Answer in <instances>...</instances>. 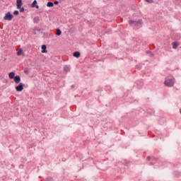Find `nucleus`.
Returning <instances> with one entry per match:
<instances>
[{
	"label": "nucleus",
	"instance_id": "1",
	"mask_svg": "<svg viewBox=\"0 0 181 181\" xmlns=\"http://www.w3.org/2000/svg\"><path fill=\"white\" fill-rule=\"evenodd\" d=\"M164 84L166 87H173L175 86V78L173 76H168L165 78Z\"/></svg>",
	"mask_w": 181,
	"mask_h": 181
},
{
	"label": "nucleus",
	"instance_id": "2",
	"mask_svg": "<svg viewBox=\"0 0 181 181\" xmlns=\"http://www.w3.org/2000/svg\"><path fill=\"white\" fill-rule=\"evenodd\" d=\"M129 23L132 25V26H136V28H139L141 25H142V20H139V21H132L130 20L129 21Z\"/></svg>",
	"mask_w": 181,
	"mask_h": 181
},
{
	"label": "nucleus",
	"instance_id": "3",
	"mask_svg": "<svg viewBox=\"0 0 181 181\" xmlns=\"http://www.w3.org/2000/svg\"><path fill=\"white\" fill-rule=\"evenodd\" d=\"M11 19H13V14L8 11L5 14L4 21H11Z\"/></svg>",
	"mask_w": 181,
	"mask_h": 181
},
{
	"label": "nucleus",
	"instance_id": "4",
	"mask_svg": "<svg viewBox=\"0 0 181 181\" xmlns=\"http://www.w3.org/2000/svg\"><path fill=\"white\" fill-rule=\"evenodd\" d=\"M25 85H23L22 83H20L17 86H16V91L21 93V91L23 90V87Z\"/></svg>",
	"mask_w": 181,
	"mask_h": 181
},
{
	"label": "nucleus",
	"instance_id": "5",
	"mask_svg": "<svg viewBox=\"0 0 181 181\" xmlns=\"http://www.w3.org/2000/svg\"><path fill=\"white\" fill-rule=\"evenodd\" d=\"M13 79L14 80L16 84H19L21 83V76L19 75H16Z\"/></svg>",
	"mask_w": 181,
	"mask_h": 181
},
{
	"label": "nucleus",
	"instance_id": "6",
	"mask_svg": "<svg viewBox=\"0 0 181 181\" xmlns=\"http://www.w3.org/2000/svg\"><path fill=\"white\" fill-rule=\"evenodd\" d=\"M22 5H23L22 0H16L17 9H21V7H22Z\"/></svg>",
	"mask_w": 181,
	"mask_h": 181
},
{
	"label": "nucleus",
	"instance_id": "7",
	"mask_svg": "<svg viewBox=\"0 0 181 181\" xmlns=\"http://www.w3.org/2000/svg\"><path fill=\"white\" fill-rule=\"evenodd\" d=\"M31 8H36V9H39V5H37V1L34 0L31 4Z\"/></svg>",
	"mask_w": 181,
	"mask_h": 181
},
{
	"label": "nucleus",
	"instance_id": "8",
	"mask_svg": "<svg viewBox=\"0 0 181 181\" xmlns=\"http://www.w3.org/2000/svg\"><path fill=\"white\" fill-rule=\"evenodd\" d=\"M42 49V53H47V47L46 46V45H42L41 47Z\"/></svg>",
	"mask_w": 181,
	"mask_h": 181
},
{
	"label": "nucleus",
	"instance_id": "9",
	"mask_svg": "<svg viewBox=\"0 0 181 181\" xmlns=\"http://www.w3.org/2000/svg\"><path fill=\"white\" fill-rule=\"evenodd\" d=\"M81 54L80 53V52H78V51L74 52L73 53L74 57H76V59H78V57H80Z\"/></svg>",
	"mask_w": 181,
	"mask_h": 181
},
{
	"label": "nucleus",
	"instance_id": "10",
	"mask_svg": "<svg viewBox=\"0 0 181 181\" xmlns=\"http://www.w3.org/2000/svg\"><path fill=\"white\" fill-rule=\"evenodd\" d=\"M8 77L11 80L15 78L16 76H15V72L11 71L8 74Z\"/></svg>",
	"mask_w": 181,
	"mask_h": 181
},
{
	"label": "nucleus",
	"instance_id": "11",
	"mask_svg": "<svg viewBox=\"0 0 181 181\" xmlns=\"http://www.w3.org/2000/svg\"><path fill=\"white\" fill-rule=\"evenodd\" d=\"M173 49H177V46H179V42H173L172 43Z\"/></svg>",
	"mask_w": 181,
	"mask_h": 181
},
{
	"label": "nucleus",
	"instance_id": "12",
	"mask_svg": "<svg viewBox=\"0 0 181 181\" xmlns=\"http://www.w3.org/2000/svg\"><path fill=\"white\" fill-rule=\"evenodd\" d=\"M39 22H40V18L38 16L35 17L33 18V23H39Z\"/></svg>",
	"mask_w": 181,
	"mask_h": 181
},
{
	"label": "nucleus",
	"instance_id": "13",
	"mask_svg": "<svg viewBox=\"0 0 181 181\" xmlns=\"http://www.w3.org/2000/svg\"><path fill=\"white\" fill-rule=\"evenodd\" d=\"M47 8H52V6H54L53 2H52V1H48V2L47 3Z\"/></svg>",
	"mask_w": 181,
	"mask_h": 181
},
{
	"label": "nucleus",
	"instance_id": "14",
	"mask_svg": "<svg viewBox=\"0 0 181 181\" xmlns=\"http://www.w3.org/2000/svg\"><path fill=\"white\" fill-rule=\"evenodd\" d=\"M60 35H62V30H60V28H57L56 31V35L60 36Z\"/></svg>",
	"mask_w": 181,
	"mask_h": 181
},
{
	"label": "nucleus",
	"instance_id": "15",
	"mask_svg": "<svg viewBox=\"0 0 181 181\" xmlns=\"http://www.w3.org/2000/svg\"><path fill=\"white\" fill-rule=\"evenodd\" d=\"M64 71H66V73L70 71V66H65L64 67Z\"/></svg>",
	"mask_w": 181,
	"mask_h": 181
},
{
	"label": "nucleus",
	"instance_id": "16",
	"mask_svg": "<svg viewBox=\"0 0 181 181\" xmlns=\"http://www.w3.org/2000/svg\"><path fill=\"white\" fill-rule=\"evenodd\" d=\"M23 54V51L22 49H20L18 52H17V56H21V54Z\"/></svg>",
	"mask_w": 181,
	"mask_h": 181
},
{
	"label": "nucleus",
	"instance_id": "17",
	"mask_svg": "<svg viewBox=\"0 0 181 181\" xmlns=\"http://www.w3.org/2000/svg\"><path fill=\"white\" fill-rule=\"evenodd\" d=\"M44 181H53V178L52 177H48L45 180H42Z\"/></svg>",
	"mask_w": 181,
	"mask_h": 181
},
{
	"label": "nucleus",
	"instance_id": "18",
	"mask_svg": "<svg viewBox=\"0 0 181 181\" xmlns=\"http://www.w3.org/2000/svg\"><path fill=\"white\" fill-rule=\"evenodd\" d=\"M13 15H15L16 16H17V15H19V11L18 10H16L13 11Z\"/></svg>",
	"mask_w": 181,
	"mask_h": 181
},
{
	"label": "nucleus",
	"instance_id": "19",
	"mask_svg": "<svg viewBox=\"0 0 181 181\" xmlns=\"http://www.w3.org/2000/svg\"><path fill=\"white\" fill-rule=\"evenodd\" d=\"M136 69H137L138 70H141V69H142V66H141V65H136Z\"/></svg>",
	"mask_w": 181,
	"mask_h": 181
},
{
	"label": "nucleus",
	"instance_id": "20",
	"mask_svg": "<svg viewBox=\"0 0 181 181\" xmlns=\"http://www.w3.org/2000/svg\"><path fill=\"white\" fill-rule=\"evenodd\" d=\"M146 2H148V4H153V0H145Z\"/></svg>",
	"mask_w": 181,
	"mask_h": 181
},
{
	"label": "nucleus",
	"instance_id": "21",
	"mask_svg": "<svg viewBox=\"0 0 181 181\" xmlns=\"http://www.w3.org/2000/svg\"><path fill=\"white\" fill-rule=\"evenodd\" d=\"M18 9H20L21 13L25 12V8L23 7H21V8H18Z\"/></svg>",
	"mask_w": 181,
	"mask_h": 181
},
{
	"label": "nucleus",
	"instance_id": "22",
	"mask_svg": "<svg viewBox=\"0 0 181 181\" xmlns=\"http://www.w3.org/2000/svg\"><path fill=\"white\" fill-rule=\"evenodd\" d=\"M35 30H37V32H42V29L40 28H35Z\"/></svg>",
	"mask_w": 181,
	"mask_h": 181
},
{
	"label": "nucleus",
	"instance_id": "23",
	"mask_svg": "<svg viewBox=\"0 0 181 181\" xmlns=\"http://www.w3.org/2000/svg\"><path fill=\"white\" fill-rule=\"evenodd\" d=\"M53 4L54 5H59V1H55Z\"/></svg>",
	"mask_w": 181,
	"mask_h": 181
},
{
	"label": "nucleus",
	"instance_id": "24",
	"mask_svg": "<svg viewBox=\"0 0 181 181\" xmlns=\"http://www.w3.org/2000/svg\"><path fill=\"white\" fill-rule=\"evenodd\" d=\"M151 52H151L150 50H147V51H146L147 54H150Z\"/></svg>",
	"mask_w": 181,
	"mask_h": 181
},
{
	"label": "nucleus",
	"instance_id": "25",
	"mask_svg": "<svg viewBox=\"0 0 181 181\" xmlns=\"http://www.w3.org/2000/svg\"><path fill=\"white\" fill-rule=\"evenodd\" d=\"M150 57H153V54L152 52L150 53Z\"/></svg>",
	"mask_w": 181,
	"mask_h": 181
},
{
	"label": "nucleus",
	"instance_id": "26",
	"mask_svg": "<svg viewBox=\"0 0 181 181\" xmlns=\"http://www.w3.org/2000/svg\"><path fill=\"white\" fill-rule=\"evenodd\" d=\"M24 73H25V74H28V73H29V71H27V70H25V71H24Z\"/></svg>",
	"mask_w": 181,
	"mask_h": 181
},
{
	"label": "nucleus",
	"instance_id": "27",
	"mask_svg": "<svg viewBox=\"0 0 181 181\" xmlns=\"http://www.w3.org/2000/svg\"><path fill=\"white\" fill-rule=\"evenodd\" d=\"M152 165H153V162H150V163H149V165H150V166H152Z\"/></svg>",
	"mask_w": 181,
	"mask_h": 181
},
{
	"label": "nucleus",
	"instance_id": "28",
	"mask_svg": "<svg viewBox=\"0 0 181 181\" xmlns=\"http://www.w3.org/2000/svg\"><path fill=\"white\" fill-rule=\"evenodd\" d=\"M151 160V157L150 156H148L147 157V160Z\"/></svg>",
	"mask_w": 181,
	"mask_h": 181
},
{
	"label": "nucleus",
	"instance_id": "29",
	"mask_svg": "<svg viewBox=\"0 0 181 181\" xmlns=\"http://www.w3.org/2000/svg\"><path fill=\"white\" fill-rule=\"evenodd\" d=\"M71 88H74V87H76V86H74V85H71Z\"/></svg>",
	"mask_w": 181,
	"mask_h": 181
},
{
	"label": "nucleus",
	"instance_id": "30",
	"mask_svg": "<svg viewBox=\"0 0 181 181\" xmlns=\"http://www.w3.org/2000/svg\"><path fill=\"white\" fill-rule=\"evenodd\" d=\"M33 35H36V33H33Z\"/></svg>",
	"mask_w": 181,
	"mask_h": 181
}]
</instances>
